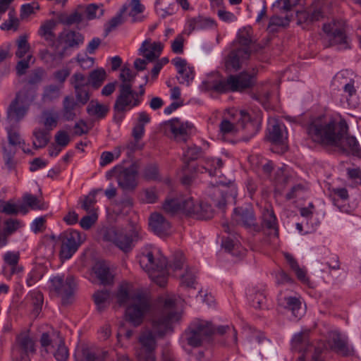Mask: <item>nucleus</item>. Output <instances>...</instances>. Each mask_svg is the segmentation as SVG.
I'll return each instance as SVG.
<instances>
[{
  "mask_svg": "<svg viewBox=\"0 0 361 361\" xmlns=\"http://www.w3.org/2000/svg\"><path fill=\"white\" fill-rule=\"evenodd\" d=\"M106 77L104 69L98 68L90 72L89 75V83L94 89H98L104 82Z\"/></svg>",
  "mask_w": 361,
  "mask_h": 361,
  "instance_id": "c03bdc74",
  "label": "nucleus"
},
{
  "mask_svg": "<svg viewBox=\"0 0 361 361\" xmlns=\"http://www.w3.org/2000/svg\"><path fill=\"white\" fill-rule=\"evenodd\" d=\"M82 106L73 96H66L62 102L61 116L65 121H73L77 116V110Z\"/></svg>",
  "mask_w": 361,
  "mask_h": 361,
  "instance_id": "cd10ccee",
  "label": "nucleus"
},
{
  "mask_svg": "<svg viewBox=\"0 0 361 361\" xmlns=\"http://www.w3.org/2000/svg\"><path fill=\"white\" fill-rule=\"evenodd\" d=\"M213 334L214 326L212 322L202 319L192 322L184 334L188 344L192 347H198L209 341Z\"/></svg>",
  "mask_w": 361,
  "mask_h": 361,
  "instance_id": "7ed1b4c3",
  "label": "nucleus"
},
{
  "mask_svg": "<svg viewBox=\"0 0 361 361\" xmlns=\"http://www.w3.org/2000/svg\"><path fill=\"white\" fill-rule=\"evenodd\" d=\"M61 243L59 256L62 260L70 259L82 243L84 238L75 230L68 229L61 233L58 238Z\"/></svg>",
  "mask_w": 361,
  "mask_h": 361,
  "instance_id": "0eeeda50",
  "label": "nucleus"
},
{
  "mask_svg": "<svg viewBox=\"0 0 361 361\" xmlns=\"http://www.w3.org/2000/svg\"><path fill=\"white\" fill-rule=\"evenodd\" d=\"M50 131L46 129L35 128L32 133L35 140L32 145L35 149L44 147L50 140Z\"/></svg>",
  "mask_w": 361,
  "mask_h": 361,
  "instance_id": "a19ab883",
  "label": "nucleus"
},
{
  "mask_svg": "<svg viewBox=\"0 0 361 361\" xmlns=\"http://www.w3.org/2000/svg\"><path fill=\"white\" fill-rule=\"evenodd\" d=\"M136 75V73L133 72L128 66H124L121 68L119 75V78L122 82L121 85H129L132 88Z\"/></svg>",
  "mask_w": 361,
  "mask_h": 361,
  "instance_id": "13d9d810",
  "label": "nucleus"
},
{
  "mask_svg": "<svg viewBox=\"0 0 361 361\" xmlns=\"http://www.w3.org/2000/svg\"><path fill=\"white\" fill-rule=\"evenodd\" d=\"M151 230L158 235L167 234L171 228L170 222L161 214L153 213L149 218Z\"/></svg>",
  "mask_w": 361,
  "mask_h": 361,
  "instance_id": "bb28decb",
  "label": "nucleus"
},
{
  "mask_svg": "<svg viewBox=\"0 0 361 361\" xmlns=\"http://www.w3.org/2000/svg\"><path fill=\"white\" fill-rule=\"evenodd\" d=\"M75 361H97L99 357L95 351L88 347H82L75 354Z\"/></svg>",
  "mask_w": 361,
  "mask_h": 361,
  "instance_id": "a18cd8bd",
  "label": "nucleus"
},
{
  "mask_svg": "<svg viewBox=\"0 0 361 361\" xmlns=\"http://www.w3.org/2000/svg\"><path fill=\"white\" fill-rule=\"evenodd\" d=\"M128 9V4H124L121 8L119 13L112 18L106 25L105 28V35L106 36L111 31L114 30L117 26L121 25L123 22L122 16Z\"/></svg>",
  "mask_w": 361,
  "mask_h": 361,
  "instance_id": "603ef678",
  "label": "nucleus"
},
{
  "mask_svg": "<svg viewBox=\"0 0 361 361\" xmlns=\"http://www.w3.org/2000/svg\"><path fill=\"white\" fill-rule=\"evenodd\" d=\"M202 154V148L195 145L188 147L184 152L185 161L184 164L190 161L197 159Z\"/></svg>",
  "mask_w": 361,
  "mask_h": 361,
  "instance_id": "774afa93",
  "label": "nucleus"
},
{
  "mask_svg": "<svg viewBox=\"0 0 361 361\" xmlns=\"http://www.w3.org/2000/svg\"><path fill=\"white\" fill-rule=\"evenodd\" d=\"M140 103L138 92L133 91L129 85H120L119 94L116 99L114 110V111L126 112L131 108L138 106Z\"/></svg>",
  "mask_w": 361,
  "mask_h": 361,
  "instance_id": "9b49d317",
  "label": "nucleus"
},
{
  "mask_svg": "<svg viewBox=\"0 0 361 361\" xmlns=\"http://www.w3.org/2000/svg\"><path fill=\"white\" fill-rule=\"evenodd\" d=\"M327 341L330 348L339 355L350 357L355 354V349L349 344L348 337L338 331H329Z\"/></svg>",
  "mask_w": 361,
  "mask_h": 361,
  "instance_id": "4468645a",
  "label": "nucleus"
},
{
  "mask_svg": "<svg viewBox=\"0 0 361 361\" xmlns=\"http://www.w3.org/2000/svg\"><path fill=\"white\" fill-rule=\"evenodd\" d=\"M247 49L232 50L225 59V66L228 71H238L240 68L242 63L250 58Z\"/></svg>",
  "mask_w": 361,
  "mask_h": 361,
  "instance_id": "5701e85b",
  "label": "nucleus"
},
{
  "mask_svg": "<svg viewBox=\"0 0 361 361\" xmlns=\"http://www.w3.org/2000/svg\"><path fill=\"white\" fill-rule=\"evenodd\" d=\"M35 350L34 341L27 333L23 332L17 336L14 353L20 355V360L17 361H30L27 355L29 353H34Z\"/></svg>",
  "mask_w": 361,
  "mask_h": 361,
  "instance_id": "aec40b11",
  "label": "nucleus"
},
{
  "mask_svg": "<svg viewBox=\"0 0 361 361\" xmlns=\"http://www.w3.org/2000/svg\"><path fill=\"white\" fill-rule=\"evenodd\" d=\"M23 226L22 222L16 219H8L4 221V234L11 235Z\"/></svg>",
  "mask_w": 361,
  "mask_h": 361,
  "instance_id": "680f3d73",
  "label": "nucleus"
},
{
  "mask_svg": "<svg viewBox=\"0 0 361 361\" xmlns=\"http://www.w3.org/2000/svg\"><path fill=\"white\" fill-rule=\"evenodd\" d=\"M222 227L224 228V231L226 233L232 235V236H233V238H234V239H233L231 237H228V238L224 239L222 241V247L226 250L230 252L234 248L235 245H236V242L235 241V238L234 236L235 234V232L234 231L233 226H231L227 222H224L222 224Z\"/></svg>",
  "mask_w": 361,
  "mask_h": 361,
  "instance_id": "49530a36",
  "label": "nucleus"
},
{
  "mask_svg": "<svg viewBox=\"0 0 361 361\" xmlns=\"http://www.w3.org/2000/svg\"><path fill=\"white\" fill-rule=\"evenodd\" d=\"M292 348L298 352H302L303 353H314L315 346L309 344L305 334L300 333L295 334L292 339Z\"/></svg>",
  "mask_w": 361,
  "mask_h": 361,
  "instance_id": "f704fd0d",
  "label": "nucleus"
},
{
  "mask_svg": "<svg viewBox=\"0 0 361 361\" xmlns=\"http://www.w3.org/2000/svg\"><path fill=\"white\" fill-rule=\"evenodd\" d=\"M141 346L136 351L137 361H156L157 342L152 331L142 332L139 337Z\"/></svg>",
  "mask_w": 361,
  "mask_h": 361,
  "instance_id": "ddd939ff",
  "label": "nucleus"
},
{
  "mask_svg": "<svg viewBox=\"0 0 361 361\" xmlns=\"http://www.w3.org/2000/svg\"><path fill=\"white\" fill-rule=\"evenodd\" d=\"M323 30L326 35L329 46L338 45L341 49L348 47L342 22L333 20L326 23L323 25Z\"/></svg>",
  "mask_w": 361,
  "mask_h": 361,
  "instance_id": "2eb2a0df",
  "label": "nucleus"
},
{
  "mask_svg": "<svg viewBox=\"0 0 361 361\" xmlns=\"http://www.w3.org/2000/svg\"><path fill=\"white\" fill-rule=\"evenodd\" d=\"M86 110L90 116L99 120L106 117L109 111V107L108 105L100 104L97 100H91Z\"/></svg>",
  "mask_w": 361,
  "mask_h": 361,
  "instance_id": "e433bc0d",
  "label": "nucleus"
},
{
  "mask_svg": "<svg viewBox=\"0 0 361 361\" xmlns=\"http://www.w3.org/2000/svg\"><path fill=\"white\" fill-rule=\"evenodd\" d=\"M262 228H266L269 231V235L279 238V231L276 215L272 209L264 208L262 214Z\"/></svg>",
  "mask_w": 361,
  "mask_h": 361,
  "instance_id": "c85d7f7f",
  "label": "nucleus"
},
{
  "mask_svg": "<svg viewBox=\"0 0 361 361\" xmlns=\"http://www.w3.org/2000/svg\"><path fill=\"white\" fill-rule=\"evenodd\" d=\"M6 132L8 134V141L10 145L11 146H20L26 145L25 142L23 139H22L19 131L18 129L14 127L13 125L11 124V126L8 128H6Z\"/></svg>",
  "mask_w": 361,
  "mask_h": 361,
  "instance_id": "3c124183",
  "label": "nucleus"
},
{
  "mask_svg": "<svg viewBox=\"0 0 361 361\" xmlns=\"http://www.w3.org/2000/svg\"><path fill=\"white\" fill-rule=\"evenodd\" d=\"M181 209L184 214L200 220L209 219L213 216V209L207 203L195 202L192 197H180Z\"/></svg>",
  "mask_w": 361,
  "mask_h": 361,
  "instance_id": "1a4fd4ad",
  "label": "nucleus"
},
{
  "mask_svg": "<svg viewBox=\"0 0 361 361\" xmlns=\"http://www.w3.org/2000/svg\"><path fill=\"white\" fill-rule=\"evenodd\" d=\"M175 306V300L167 298L164 302V308L161 312L155 314L152 319L153 331L159 336H164L171 329L172 323L177 320L178 316L172 309Z\"/></svg>",
  "mask_w": 361,
  "mask_h": 361,
  "instance_id": "20e7f679",
  "label": "nucleus"
},
{
  "mask_svg": "<svg viewBox=\"0 0 361 361\" xmlns=\"http://www.w3.org/2000/svg\"><path fill=\"white\" fill-rule=\"evenodd\" d=\"M44 119L43 124L45 129L50 131L57 126L58 115L56 112L50 110H44L42 113Z\"/></svg>",
  "mask_w": 361,
  "mask_h": 361,
  "instance_id": "864d4df0",
  "label": "nucleus"
},
{
  "mask_svg": "<svg viewBox=\"0 0 361 361\" xmlns=\"http://www.w3.org/2000/svg\"><path fill=\"white\" fill-rule=\"evenodd\" d=\"M253 77L247 73H241L239 75H229L227 78H223L218 73H212L207 75L201 85L203 91H213L223 94L230 92H241L253 85Z\"/></svg>",
  "mask_w": 361,
  "mask_h": 361,
  "instance_id": "f03ea898",
  "label": "nucleus"
},
{
  "mask_svg": "<svg viewBox=\"0 0 361 361\" xmlns=\"http://www.w3.org/2000/svg\"><path fill=\"white\" fill-rule=\"evenodd\" d=\"M345 121L319 116L311 121L307 128L309 137L314 142L337 147L343 153L360 157L361 149L353 136L347 135Z\"/></svg>",
  "mask_w": 361,
  "mask_h": 361,
  "instance_id": "f257e3e1",
  "label": "nucleus"
},
{
  "mask_svg": "<svg viewBox=\"0 0 361 361\" xmlns=\"http://www.w3.org/2000/svg\"><path fill=\"white\" fill-rule=\"evenodd\" d=\"M23 200L32 210H45L48 208L47 203L30 193L24 194Z\"/></svg>",
  "mask_w": 361,
  "mask_h": 361,
  "instance_id": "37998d69",
  "label": "nucleus"
},
{
  "mask_svg": "<svg viewBox=\"0 0 361 361\" xmlns=\"http://www.w3.org/2000/svg\"><path fill=\"white\" fill-rule=\"evenodd\" d=\"M56 27V22L54 20H46L42 23L38 30V35L43 38L50 47L57 49L58 44H56V37L54 32Z\"/></svg>",
  "mask_w": 361,
  "mask_h": 361,
  "instance_id": "7c9ffc66",
  "label": "nucleus"
},
{
  "mask_svg": "<svg viewBox=\"0 0 361 361\" xmlns=\"http://www.w3.org/2000/svg\"><path fill=\"white\" fill-rule=\"evenodd\" d=\"M30 104L25 102L22 92H18L7 109V121L11 125L21 121L27 114Z\"/></svg>",
  "mask_w": 361,
  "mask_h": 361,
  "instance_id": "dca6fc26",
  "label": "nucleus"
},
{
  "mask_svg": "<svg viewBox=\"0 0 361 361\" xmlns=\"http://www.w3.org/2000/svg\"><path fill=\"white\" fill-rule=\"evenodd\" d=\"M142 178L147 181L159 179V172L157 164L152 163L146 165L142 171Z\"/></svg>",
  "mask_w": 361,
  "mask_h": 361,
  "instance_id": "8fccbe9b",
  "label": "nucleus"
},
{
  "mask_svg": "<svg viewBox=\"0 0 361 361\" xmlns=\"http://www.w3.org/2000/svg\"><path fill=\"white\" fill-rule=\"evenodd\" d=\"M138 261L141 268L148 274L166 269L168 264L164 257L155 259L153 251L148 250L139 255Z\"/></svg>",
  "mask_w": 361,
  "mask_h": 361,
  "instance_id": "f3484780",
  "label": "nucleus"
},
{
  "mask_svg": "<svg viewBox=\"0 0 361 361\" xmlns=\"http://www.w3.org/2000/svg\"><path fill=\"white\" fill-rule=\"evenodd\" d=\"M58 39L60 43L65 44L62 49L65 52L68 48H78L83 44L84 36L79 32L69 30L61 32L58 36Z\"/></svg>",
  "mask_w": 361,
  "mask_h": 361,
  "instance_id": "393cba45",
  "label": "nucleus"
},
{
  "mask_svg": "<svg viewBox=\"0 0 361 361\" xmlns=\"http://www.w3.org/2000/svg\"><path fill=\"white\" fill-rule=\"evenodd\" d=\"M267 131V139L270 142L276 145H281L285 147L287 132L284 124L274 120L269 123Z\"/></svg>",
  "mask_w": 361,
  "mask_h": 361,
  "instance_id": "4be33fe9",
  "label": "nucleus"
},
{
  "mask_svg": "<svg viewBox=\"0 0 361 361\" xmlns=\"http://www.w3.org/2000/svg\"><path fill=\"white\" fill-rule=\"evenodd\" d=\"M40 58L51 66H56L61 63L65 56L64 50L59 52H50L48 49L40 51Z\"/></svg>",
  "mask_w": 361,
  "mask_h": 361,
  "instance_id": "ea45409f",
  "label": "nucleus"
},
{
  "mask_svg": "<svg viewBox=\"0 0 361 361\" xmlns=\"http://www.w3.org/2000/svg\"><path fill=\"white\" fill-rule=\"evenodd\" d=\"M169 128L174 139L178 142H185L190 135L194 126L189 121H183L178 118H174L165 123Z\"/></svg>",
  "mask_w": 361,
  "mask_h": 361,
  "instance_id": "6ab92c4d",
  "label": "nucleus"
},
{
  "mask_svg": "<svg viewBox=\"0 0 361 361\" xmlns=\"http://www.w3.org/2000/svg\"><path fill=\"white\" fill-rule=\"evenodd\" d=\"M294 17L293 13H287L283 17H280L278 16H274L270 18L269 27L272 26H282L285 27L289 24V23L293 20Z\"/></svg>",
  "mask_w": 361,
  "mask_h": 361,
  "instance_id": "e2e57ef3",
  "label": "nucleus"
},
{
  "mask_svg": "<svg viewBox=\"0 0 361 361\" xmlns=\"http://www.w3.org/2000/svg\"><path fill=\"white\" fill-rule=\"evenodd\" d=\"M214 334L220 336H223L226 334H231V338L227 341L228 344L233 343L235 345L237 343V331L233 326L225 325L219 326L216 328L214 327Z\"/></svg>",
  "mask_w": 361,
  "mask_h": 361,
  "instance_id": "bf43d9fd",
  "label": "nucleus"
},
{
  "mask_svg": "<svg viewBox=\"0 0 361 361\" xmlns=\"http://www.w3.org/2000/svg\"><path fill=\"white\" fill-rule=\"evenodd\" d=\"M232 219L237 224L241 225L247 230L259 233L262 231L260 224L257 222V219L252 207H237L234 209Z\"/></svg>",
  "mask_w": 361,
  "mask_h": 361,
  "instance_id": "f8f14e48",
  "label": "nucleus"
},
{
  "mask_svg": "<svg viewBox=\"0 0 361 361\" xmlns=\"http://www.w3.org/2000/svg\"><path fill=\"white\" fill-rule=\"evenodd\" d=\"M102 190V189H97L91 191L89 195L85 197L82 204V208L87 212H92L96 203V195Z\"/></svg>",
  "mask_w": 361,
  "mask_h": 361,
  "instance_id": "0e129e2a",
  "label": "nucleus"
},
{
  "mask_svg": "<svg viewBox=\"0 0 361 361\" xmlns=\"http://www.w3.org/2000/svg\"><path fill=\"white\" fill-rule=\"evenodd\" d=\"M57 350L54 352V356L57 361H66L68 357V350L65 346L63 340L59 339Z\"/></svg>",
  "mask_w": 361,
  "mask_h": 361,
  "instance_id": "69168bd1",
  "label": "nucleus"
},
{
  "mask_svg": "<svg viewBox=\"0 0 361 361\" xmlns=\"http://www.w3.org/2000/svg\"><path fill=\"white\" fill-rule=\"evenodd\" d=\"M8 18L5 22H4L1 26L0 28L2 30H13L14 31H16L20 25V20L16 16V12L14 9H11L8 12Z\"/></svg>",
  "mask_w": 361,
  "mask_h": 361,
  "instance_id": "6e6d98bb",
  "label": "nucleus"
},
{
  "mask_svg": "<svg viewBox=\"0 0 361 361\" xmlns=\"http://www.w3.org/2000/svg\"><path fill=\"white\" fill-rule=\"evenodd\" d=\"M70 83L75 90L78 102L82 105L86 104L90 99L88 78L81 73H75L70 79Z\"/></svg>",
  "mask_w": 361,
  "mask_h": 361,
  "instance_id": "a211bd4d",
  "label": "nucleus"
},
{
  "mask_svg": "<svg viewBox=\"0 0 361 361\" xmlns=\"http://www.w3.org/2000/svg\"><path fill=\"white\" fill-rule=\"evenodd\" d=\"M92 271L101 284L106 286L113 283L114 276L104 262H97L95 263Z\"/></svg>",
  "mask_w": 361,
  "mask_h": 361,
  "instance_id": "72a5a7b5",
  "label": "nucleus"
},
{
  "mask_svg": "<svg viewBox=\"0 0 361 361\" xmlns=\"http://www.w3.org/2000/svg\"><path fill=\"white\" fill-rule=\"evenodd\" d=\"M280 305L286 309L291 311L293 315L299 319L302 317L303 311L301 307V302L295 297H285L279 300Z\"/></svg>",
  "mask_w": 361,
  "mask_h": 361,
  "instance_id": "c9c22d12",
  "label": "nucleus"
},
{
  "mask_svg": "<svg viewBox=\"0 0 361 361\" xmlns=\"http://www.w3.org/2000/svg\"><path fill=\"white\" fill-rule=\"evenodd\" d=\"M163 48L164 45L161 42L152 43L151 39H148L142 42L139 51L147 61H153L159 57Z\"/></svg>",
  "mask_w": 361,
  "mask_h": 361,
  "instance_id": "a878e982",
  "label": "nucleus"
},
{
  "mask_svg": "<svg viewBox=\"0 0 361 361\" xmlns=\"http://www.w3.org/2000/svg\"><path fill=\"white\" fill-rule=\"evenodd\" d=\"M16 150L12 147H3V159L4 164L9 171L15 169L17 161L15 159Z\"/></svg>",
  "mask_w": 361,
  "mask_h": 361,
  "instance_id": "de8ad7c7",
  "label": "nucleus"
},
{
  "mask_svg": "<svg viewBox=\"0 0 361 361\" xmlns=\"http://www.w3.org/2000/svg\"><path fill=\"white\" fill-rule=\"evenodd\" d=\"M110 298V292L106 289L98 290L93 295V299L98 311H103L109 305Z\"/></svg>",
  "mask_w": 361,
  "mask_h": 361,
  "instance_id": "79ce46f5",
  "label": "nucleus"
},
{
  "mask_svg": "<svg viewBox=\"0 0 361 361\" xmlns=\"http://www.w3.org/2000/svg\"><path fill=\"white\" fill-rule=\"evenodd\" d=\"M295 16L298 24H310L322 19L323 13L320 7L312 6L308 10L296 11Z\"/></svg>",
  "mask_w": 361,
  "mask_h": 361,
  "instance_id": "c756f323",
  "label": "nucleus"
},
{
  "mask_svg": "<svg viewBox=\"0 0 361 361\" xmlns=\"http://www.w3.org/2000/svg\"><path fill=\"white\" fill-rule=\"evenodd\" d=\"M17 51H16V56L18 58L24 57L27 53L30 51V46L27 42V37L26 35H20L16 40Z\"/></svg>",
  "mask_w": 361,
  "mask_h": 361,
  "instance_id": "052dcab7",
  "label": "nucleus"
},
{
  "mask_svg": "<svg viewBox=\"0 0 361 361\" xmlns=\"http://www.w3.org/2000/svg\"><path fill=\"white\" fill-rule=\"evenodd\" d=\"M223 166V161L219 158L203 157L194 168L195 173H208L210 176L221 173V169Z\"/></svg>",
  "mask_w": 361,
  "mask_h": 361,
  "instance_id": "412c9836",
  "label": "nucleus"
},
{
  "mask_svg": "<svg viewBox=\"0 0 361 361\" xmlns=\"http://www.w3.org/2000/svg\"><path fill=\"white\" fill-rule=\"evenodd\" d=\"M114 243L125 252L130 251L135 243L142 238L140 228L138 226H131L128 229L117 228L114 231Z\"/></svg>",
  "mask_w": 361,
  "mask_h": 361,
  "instance_id": "9d476101",
  "label": "nucleus"
},
{
  "mask_svg": "<svg viewBox=\"0 0 361 361\" xmlns=\"http://www.w3.org/2000/svg\"><path fill=\"white\" fill-rule=\"evenodd\" d=\"M172 63L180 75V77L178 78L179 82L189 85L195 76L193 68L188 66L186 60L180 57L173 59Z\"/></svg>",
  "mask_w": 361,
  "mask_h": 361,
  "instance_id": "b1692460",
  "label": "nucleus"
},
{
  "mask_svg": "<svg viewBox=\"0 0 361 361\" xmlns=\"http://www.w3.org/2000/svg\"><path fill=\"white\" fill-rule=\"evenodd\" d=\"M51 291H54L61 298L63 305L71 304L74 300L75 282L72 276L64 279L61 276H55L50 280Z\"/></svg>",
  "mask_w": 361,
  "mask_h": 361,
  "instance_id": "6e6552de",
  "label": "nucleus"
},
{
  "mask_svg": "<svg viewBox=\"0 0 361 361\" xmlns=\"http://www.w3.org/2000/svg\"><path fill=\"white\" fill-rule=\"evenodd\" d=\"M61 94V86L51 84L43 89L41 101L43 104H50L58 100Z\"/></svg>",
  "mask_w": 361,
  "mask_h": 361,
  "instance_id": "58836bf2",
  "label": "nucleus"
},
{
  "mask_svg": "<svg viewBox=\"0 0 361 361\" xmlns=\"http://www.w3.org/2000/svg\"><path fill=\"white\" fill-rule=\"evenodd\" d=\"M216 23L214 19L205 18L203 16H197L190 18L188 20V26L190 32L195 30H207L216 27Z\"/></svg>",
  "mask_w": 361,
  "mask_h": 361,
  "instance_id": "473e14b6",
  "label": "nucleus"
},
{
  "mask_svg": "<svg viewBox=\"0 0 361 361\" xmlns=\"http://www.w3.org/2000/svg\"><path fill=\"white\" fill-rule=\"evenodd\" d=\"M20 254L18 252L8 251L4 255V261L10 267L9 275L18 274L23 271V267L19 265Z\"/></svg>",
  "mask_w": 361,
  "mask_h": 361,
  "instance_id": "4c0bfd02",
  "label": "nucleus"
},
{
  "mask_svg": "<svg viewBox=\"0 0 361 361\" xmlns=\"http://www.w3.org/2000/svg\"><path fill=\"white\" fill-rule=\"evenodd\" d=\"M151 310V303L149 298L141 293L132 295L131 303L126 310L127 320L134 326H140Z\"/></svg>",
  "mask_w": 361,
  "mask_h": 361,
  "instance_id": "39448f33",
  "label": "nucleus"
},
{
  "mask_svg": "<svg viewBox=\"0 0 361 361\" xmlns=\"http://www.w3.org/2000/svg\"><path fill=\"white\" fill-rule=\"evenodd\" d=\"M104 9L94 4H92L87 6L85 13L87 19L92 20L96 18H99L104 15Z\"/></svg>",
  "mask_w": 361,
  "mask_h": 361,
  "instance_id": "338daca9",
  "label": "nucleus"
},
{
  "mask_svg": "<svg viewBox=\"0 0 361 361\" xmlns=\"http://www.w3.org/2000/svg\"><path fill=\"white\" fill-rule=\"evenodd\" d=\"M138 165L132 164L129 167L116 166L107 172L106 177H115L118 186L123 190H133L137 185Z\"/></svg>",
  "mask_w": 361,
  "mask_h": 361,
  "instance_id": "423d86ee",
  "label": "nucleus"
},
{
  "mask_svg": "<svg viewBox=\"0 0 361 361\" xmlns=\"http://www.w3.org/2000/svg\"><path fill=\"white\" fill-rule=\"evenodd\" d=\"M238 47L237 49H247L249 56L253 52H257L258 49L255 48V42L252 39V35L250 29L244 28L240 30L238 35Z\"/></svg>",
  "mask_w": 361,
  "mask_h": 361,
  "instance_id": "2f4dec72",
  "label": "nucleus"
},
{
  "mask_svg": "<svg viewBox=\"0 0 361 361\" xmlns=\"http://www.w3.org/2000/svg\"><path fill=\"white\" fill-rule=\"evenodd\" d=\"M163 209L171 215H173L180 212L181 201L180 197L167 199L163 204Z\"/></svg>",
  "mask_w": 361,
  "mask_h": 361,
  "instance_id": "4d7b16f0",
  "label": "nucleus"
},
{
  "mask_svg": "<svg viewBox=\"0 0 361 361\" xmlns=\"http://www.w3.org/2000/svg\"><path fill=\"white\" fill-rule=\"evenodd\" d=\"M132 295H130L126 283L121 284L116 293V302L119 306H126L131 303Z\"/></svg>",
  "mask_w": 361,
  "mask_h": 361,
  "instance_id": "5fc2aeb1",
  "label": "nucleus"
},
{
  "mask_svg": "<svg viewBox=\"0 0 361 361\" xmlns=\"http://www.w3.org/2000/svg\"><path fill=\"white\" fill-rule=\"evenodd\" d=\"M240 118L238 126H240L243 129H247L250 131L251 136L254 135L257 131L255 124L250 121V116L245 111H240Z\"/></svg>",
  "mask_w": 361,
  "mask_h": 361,
  "instance_id": "09e8293b",
  "label": "nucleus"
}]
</instances>
